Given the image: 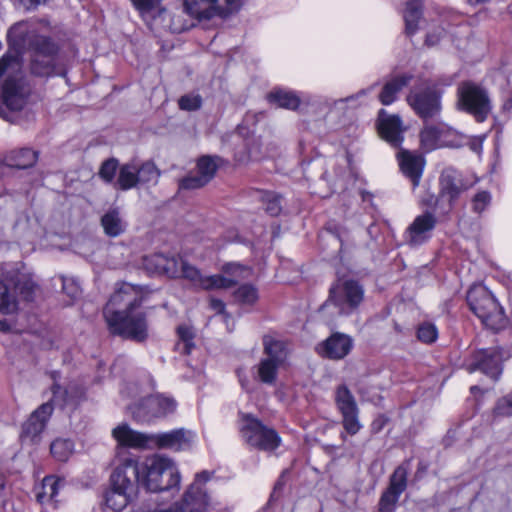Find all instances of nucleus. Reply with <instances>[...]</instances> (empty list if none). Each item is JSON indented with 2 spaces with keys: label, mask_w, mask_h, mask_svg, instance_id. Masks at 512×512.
<instances>
[{
  "label": "nucleus",
  "mask_w": 512,
  "mask_h": 512,
  "mask_svg": "<svg viewBox=\"0 0 512 512\" xmlns=\"http://www.w3.org/2000/svg\"><path fill=\"white\" fill-rule=\"evenodd\" d=\"M267 100L277 107L296 110L300 105V98L292 91L274 89L267 95Z\"/></svg>",
  "instance_id": "nucleus-32"
},
{
  "label": "nucleus",
  "mask_w": 512,
  "mask_h": 512,
  "mask_svg": "<svg viewBox=\"0 0 512 512\" xmlns=\"http://www.w3.org/2000/svg\"><path fill=\"white\" fill-rule=\"evenodd\" d=\"M60 485L61 480L55 476L45 477L42 482V492L37 494L38 501L43 503L46 498L49 501H55Z\"/></svg>",
  "instance_id": "nucleus-40"
},
{
  "label": "nucleus",
  "mask_w": 512,
  "mask_h": 512,
  "mask_svg": "<svg viewBox=\"0 0 512 512\" xmlns=\"http://www.w3.org/2000/svg\"><path fill=\"white\" fill-rule=\"evenodd\" d=\"M438 330L436 326L429 322L420 324L417 328V338L425 344H432L437 340Z\"/></svg>",
  "instance_id": "nucleus-47"
},
{
  "label": "nucleus",
  "mask_w": 512,
  "mask_h": 512,
  "mask_svg": "<svg viewBox=\"0 0 512 512\" xmlns=\"http://www.w3.org/2000/svg\"><path fill=\"white\" fill-rule=\"evenodd\" d=\"M38 160V152L30 148H21L11 151L5 158L9 167L28 169L33 167Z\"/></svg>",
  "instance_id": "nucleus-28"
},
{
  "label": "nucleus",
  "mask_w": 512,
  "mask_h": 512,
  "mask_svg": "<svg viewBox=\"0 0 512 512\" xmlns=\"http://www.w3.org/2000/svg\"><path fill=\"white\" fill-rule=\"evenodd\" d=\"M109 333L123 339L142 343L148 338V323L146 313L131 309L111 315L106 320Z\"/></svg>",
  "instance_id": "nucleus-5"
},
{
  "label": "nucleus",
  "mask_w": 512,
  "mask_h": 512,
  "mask_svg": "<svg viewBox=\"0 0 512 512\" xmlns=\"http://www.w3.org/2000/svg\"><path fill=\"white\" fill-rule=\"evenodd\" d=\"M353 345L351 336L341 332H334L317 345L316 351L323 358L338 361L350 354Z\"/></svg>",
  "instance_id": "nucleus-16"
},
{
  "label": "nucleus",
  "mask_w": 512,
  "mask_h": 512,
  "mask_svg": "<svg viewBox=\"0 0 512 512\" xmlns=\"http://www.w3.org/2000/svg\"><path fill=\"white\" fill-rule=\"evenodd\" d=\"M436 225V218L432 213L426 212L417 216L406 230L407 242L411 246L423 244L430 237Z\"/></svg>",
  "instance_id": "nucleus-19"
},
{
  "label": "nucleus",
  "mask_w": 512,
  "mask_h": 512,
  "mask_svg": "<svg viewBox=\"0 0 512 512\" xmlns=\"http://www.w3.org/2000/svg\"><path fill=\"white\" fill-rule=\"evenodd\" d=\"M238 283L237 279L225 277L223 275H211L205 277L203 283L204 290H213V289H228L234 287Z\"/></svg>",
  "instance_id": "nucleus-42"
},
{
  "label": "nucleus",
  "mask_w": 512,
  "mask_h": 512,
  "mask_svg": "<svg viewBox=\"0 0 512 512\" xmlns=\"http://www.w3.org/2000/svg\"><path fill=\"white\" fill-rule=\"evenodd\" d=\"M409 462L397 466L389 477L388 486L382 492L379 502V512H393L401 494L407 489Z\"/></svg>",
  "instance_id": "nucleus-12"
},
{
  "label": "nucleus",
  "mask_w": 512,
  "mask_h": 512,
  "mask_svg": "<svg viewBox=\"0 0 512 512\" xmlns=\"http://www.w3.org/2000/svg\"><path fill=\"white\" fill-rule=\"evenodd\" d=\"M388 422L389 418L386 415H378L371 423V432L373 434H378L380 431H382Z\"/></svg>",
  "instance_id": "nucleus-58"
},
{
  "label": "nucleus",
  "mask_w": 512,
  "mask_h": 512,
  "mask_svg": "<svg viewBox=\"0 0 512 512\" xmlns=\"http://www.w3.org/2000/svg\"><path fill=\"white\" fill-rule=\"evenodd\" d=\"M281 364L272 359H262L258 364V377L262 383L272 385L276 382L278 368Z\"/></svg>",
  "instance_id": "nucleus-36"
},
{
  "label": "nucleus",
  "mask_w": 512,
  "mask_h": 512,
  "mask_svg": "<svg viewBox=\"0 0 512 512\" xmlns=\"http://www.w3.org/2000/svg\"><path fill=\"white\" fill-rule=\"evenodd\" d=\"M13 33L11 29L8 43L16 50V55L6 54L0 59V117L11 123L15 122V113L23 109L27 98L19 61L25 44L30 55L37 57H57L59 52L57 43L48 36L34 34L26 41L22 36L14 37Z\"/></svg>",
  "instance_id": "nucleus-1"
},
{
  "label": "nucleus",
  "mask_w": 512,
  "mask_h": 512,
  "mask_svg": "<svg viewBox=\"0 0 512 512\" xmlns=\"http://www.w3.org/2000/svg\"><path fill=\"white\" fill-rule=\"evenodd\" d=\"M110 482L111 489L105 493V506L112 512H120L137 497L140 482L139 462L126 459L113 471Z\"/></svg>",
  "instance_id": "nucleus-2"
},
{
  "label": "nucleus",
  "mask_w": 512,
  "mask_h": 512,
  "mask_svg": "<svg viewBox=\"0 0 512 512\" xmlns=\"http://www.w3.org/2000/svg\"><path fill=\"white\" fill-rule=\"evenodd\" d=\"M439 187V197L448 201L445 213H449L453 209L461 193L467 189L460 173L451 167L442 171L439 177Z\"/></svg>",
  "instance_id": "nucleus-18"
},
{
  "label": "nucleus",
  "mask_w": 512,
  "mask_h": 512,
  "mask_svg": "<svg viewBox=\"0 0 512 512\" xmlns=\"http://www.w3.org/2000/svg\"><path fill=\"white\" fill-rule=\"evenodd\" d=\"M52 393H53L52 401L59 404L60 406L63 407L70 403L68 390L62 388L59 384H57V383L53 384Z\"/></svg>",
  "instance_id": "nucleus-55"
},
{
  "label": "nucleus",
  "mask_w": 512,
  "mask_h": 512,
  "mask_svg": "<svg viewBox=\"0 0 512 512\" xmlns=\"http://www.w3.org/2000/svg\"><path fill=\"white\" fill-rule=\"evenodd\" d=\"M47 0H20V3L27 10L36 8L39 4L46 3Z\"/></svg>",
  "instance_id": "nucleus-61"
},
{
  "label": "nucleus",
  "mask_w": 512,
  "mask_h": 512,
  "mask_svg": "<svg viewBox=\"0 0 512 512\" xmlns=\"http://www.w3.org/2000/svg\"><path fill=\"white\" fill-rule=\"evenodd\" d=\"M262 340L266 359H272L282 365L288 356L287 343L269 334L264 335Z\"/></svg>",
  "instance_id": "nucleus-27"
},
{
  "label": "nucleus",
  "mask_w": 512,
  "mask_h": 512,
  "mask_svg": "<svg viewBox=\"0 0 512 512\" xmlns=\"http://www.w3.org/2000/svg\"><path fill=\"white\" fill-rule=\"evenodd\" d=\"M397 157L401 171L412 181L413 186L416 187L423 173L425 165L424 157L421 154L406 149H400L397 153Z\"/></svg>",
  "instance_id": "nucleus-21"
},
{
  "label": "nucleus",
  "mask_w": 512,
  "mask_h": 512,
  "mask_svg": "<svg viewBox=\"0 0 512 512\" xmlns=\"http://www.w3.org/2000/svg\"><path fill=\"white\" fill-rule=\"evenodd\" d=\"M466 300L470 310L486 327L495 331L505 327L504 310L485 286H472L467 292Z\"/></svg>",
  "instance_id": "nucleus-4"
},
{
  "label": "nucleus",
  "mask_w": 512,
  "mask_h": 512,
  "mask_svg": "<svg viewBox=\"0 0 512 512\" xmlns=\"http://www.w3.org/2000/svg\"><path fill=\"white\" fill-rule=\"evenodd\" d=\"M183 5L185 12L199 21L216 16L210 0H184Z\"/></svg>",
  "instance_id": "nucleus-29"
},
{
  "label": "nucleus",
  "mask_w": 512,
  "mask_h": 512,
  "mask_svg": "<svg viewBox=\"0 0 512 512\" xmlns=\"http://www.w3.org/2000/svg\"><path fill=\"white\" fill-rule=\"evenodd\" d=\"M135 8L140 11L142 14L149 12L153 9L157 3L161 0H131Z\"/></svg>",
  "instance_id": "nucleus-57"
},
{
  "label": "nucleus",
  "mask_w": 512,
  "mask_h": 512,
  "mask_svg": "<svg viewBox=\"0 0 512 512\" xmlns=\"http://www.w3.org/2000/svg\"><path fill=\"white\" fill-rule=\"evenodd\" d=\"M210 308L214 310L217 314H225V303L217 298L210 299Z\"/></svg>",
  "instance_id": "nucleus-59"
},
{
  "label": "nucleus",
  "mask_w": 512,
  "mask_h": 512,
  "mask_svg": "<svg viewBox=\"0 0 512 512\" xmlns=\"http://www.w3.org/2000/svg\"><path fill=\"white\" fill-rule=\"evenodd\" d=\"M184 262L181 258L175 256L168 257L165 255V262L163 266V275L169 278L180 277L181 263Z\"/></svg>",
  "instance_id": "nucleus-51"
},
{
  "label": "nucleus",
  "mask_w": 512,
  "mask_h": 512,
  "mask_svg": "<svg viewBox=\"0 0 512 512\" xmlns=\"http://www.w3.org/2000/svg\"><path fill=\"white\" fill-rule=\"evenodd\" d=\"M4 277L5 281H7L10 285H13L14 288L19 291L24 300H33L36 285L29 276L20 273L17 270H11L8 271Z\"/></svg>",
  "instance_id": "nucleus-24"
},
{
  "label": "nucleus",
  "mask_w": 512,
  "mask_h": 512,
  "mask_svg": "<svg viewBox=\"0 0 512 512\" xmlns=\"http://www.w3.org/2000/svg\"><path fill=\"white\" fill-rule=\"evenodd\" d=\"M112 434L121 446L135 449L152 448V434L135 431L127 424L117 426L113 429Z\"/></svg>",
  "instance_id": "nucleus-20"
},
{
  "label": "nucleus",
  "mask_w": 512,
  "mask_h": 512,
  "mask_svg": "<svg viewBox=\"0 0 512 512\" xmlns=\"http://www.w3.org/2000/svg\"><path fill=\"white\" fill-rule=\"evenodd\" d=\"M234 298L241 304H254L258 299L257 289L251 284L241 285L234 292Z\"/></svg>",
  "instance_id": "nucleus-44"
},
{
  "label": "nucleus",
  "mask_w": 512,
  "mask_h": 512,
  "mask_svg": "<svg viewBox=\"0 0 512 512\" xmlns=\"http://www.w3.org/2000/svg\"><path fill=\"white\" fill-rule=\"evenodd\" d=\"M412 78V75L404 74L396 76L386 82L382 88L381 93L379 94V101L383 105L392 104L397 98V93H399L405 86H407Z\"/></svg>",
  "instance_id": "nucleus-26"
},
{
  "label": "nucleus",
  "mask_w": 512,
  "mask_h": 512,
  "mask_svg": "<svg viewBox=\"0 0 512 512\" xmlns=\"http://www.w3.org/2000/svg\"><path fill=\"white\" fill-rule=\"evenodd\" d=\"M18 301L14 294L9 290L8 284L0 281V313L9 315L17 312ZM4 323L0 321V330L3 329Z\"/></svg>",
  "instance_id": "nucleus-33"
},
{
  "label": "nucleus",
  "mask_w": 512,
  "mask_h": 512,
  "mask_svg": "<svg viewBox=\"0 0 512 512\" xmlns=\"http://www.w3.org/2000/svg\"><path fill=\"white\" fill-rule=\"evenodd\" d=\"M259 198L265 204V211L269 215L273 217L280 215L282 211V196L280 194L273 191L261 190Z\"/></svg>",
  "instance_id": "nucleus-39"
},
{
  "label": "nucleus",
  "mask_w": 512,
  "mask_h": 512,
  "mask_svg": "<svg viewBox=\"0 0 512 512\" xmlns=\"http://www.w3.org/2000/svg\"><path fill=\"white\" fill-rule=\"evenodd\" d=\"M139 185L137 178V165L129 162L119 167L118 177L114 182V187L122 191H127Z\"/></svg>",
  "instance_id": "nucleus-30"
},
{
  "label": "nucleus",
  "mask_w": 512,
  "mask_h": 512,
  "mask_svg": "<svg viewBox=\"0 0 512 512\" xmlns=\"http://www.w3.org/2000/svg\"><path fill=\"white\" fill-rule=\"evenodd\" d=\"M191 433L185 429L152 434V448L182 450L190 445Z\"/></svg>",
  "instance_id": "nucleus-22"
},
{
  "label": "nucleus",
  "mask_w": 512,
  "mask_h": 512,
  "mask_svg": "<svg viewBox=\"0 0 512 512\" xmlns=\"http://www.w3.org/2000/svg\"><path fill=\"white\" fill-rule=\"evenodd\" d=\"M52 413L53 405L50 402L40 405L22 424L21 442L23 444L38 443Z\"/></svg>",
  "instance_id": "nucleus-15"
},
{
  "label": "nucleus",
  "mask_w": 512,
  "mask_h": 512,
  "mask_svg": "<svg viewBox=\"0 0 512 512\" xmlns=\"http://www.w3.org/2000/svg\"><path fill=\"white\" fill-rule=\"evenodd\" d=\"M209 182L205 177H202L198 172L195 175H188L179 181V189L193 190L199 189L207 185Z\"/></svg>",
  "instance_id": "nucleus-49"
},
{
  "label": "nucleus",
  "mask_w": 512,
  "mask_h": 512,
  "mask_svg": "<svg viewBox=\"0 0 512 512\" xmlns=\"http://www.w3.org/2000/svg\"><path fill=\"white\" fill-rule=\"evenodd\" d=\"M165 262V255L162 253H155L143 257L142 265L144 269L150 274L163 275V264Z\"/></svg>",
  "instance_id": "nucleus-43"
},
{
  "label": "nucleus",
  "mask_w": 512,
  "mask_h": 512,
  "mask_svg": "<svg viewBox=\"0 0 512 512\" xmlns=\"http://www.w3.org/2000/svg\"><path fill=\"white\" fill-rule=\"evenodd\" d=\"M222 271L229 276V278L243 279L245 278L244 273H247L249 269L239 263H226L222 266Z\"/></svg>",
  "instance_id": "nucleus-53"
},
{
  "label": "nucleus",
  "mask_w": 512,
  "mask_h": 512,
  "mask_svg": "<svg viewBox=\"0 0 512 512\" xmlns=\"http://www.w3.org/2000/svg\"><path fill=\"white\" fill-rule=\"evenodd\" d=\"M143 303L142 287L132 285L130 283H123L111 295L109 301L103 309V316L105 321L110 319V316L118 315L123 311L138 309Z\"/></svg>",
  "instance_id": "nucleus-10"
},
{
  "label": "nucleus",
  "mask_w": 512,
  "mask_h": 512,
  "mask_svg": "<svg viewBox=\"0 0 512 512\" xmlns=\"http://www.w3.org/2000/svg\"><path fill=\"white\" fill-rule=\"evenodd\" d=\"M457 106L471 115L478 122H483L491 112V101L486 89L472 82H461L457 89Z\"/></svg>",
  "instance_id": "nucleus-6"
},
{
  "label": "nucleus",
  "mask_w": 512,
  "mask_h": 512,
  "mask_svg": "<svg viewBox=\"0 0 512 512\" xmlns=\"http://www.w3.org/2000/svg\"><path fill=\"white\" fill-rule=\"evenodd\" d=\"M177 403L172 397L161 394L151 395L130 407L131 415L137 422H150L175 412Z\"/></svg>",
  "instance_id": "nucleus-9"
},
{
  "label": "nucleus",
  "mask_w": 512,
  "mask_h": 512,
  "mask_svg": "<svg viewBox=\"0 0 512 512\" xmlns=\"http://www.w3.org/2000/svg\"><path fill=\"white\" fill-rule=\"evenodd\" d=\"M62 288L63 291L72 299L76 298L80 294L79 285L72 279H63Z\"/></svg>",
  "instance_id": "nucleus-56"
},
{
  "label": "nucleus",
  "mask_w": 512,
  "mask_h": 512,
  "mask_svg": "<svg viewBox=\"0 0 512 512\" xmlns=\"http://www.w3.org/2000/svg\"><path fill=\"white\" fill-rule=\"evenodd\" d=\"M440 40V34H428L425 39V43L427 46H434Z\"/></svg>",
  "instance_id": "nucleus-63"
},
{
  "label": "nucleus",
  "mask_w": 512,
  "mask_h": 512,
  "mask_svg": "<svg viewBox=\"0 0 512 512\" xmlns=\"http://www.w3.org/2000/svg\"><path fill=\"white\" fill-rule=\"evenodd\" d=\"M221 158L219 156H211V155H203L197 160L196 170L197 172L207 179L210 182L217 170H218V161Z\"/></svg>",
  "instance_id": "nucleus-35"
},
{
  "label": "nucleus",
  "mask_w": 512,
  "mask_h": 512,
  "mask_svg": "<svg viewBox=\"0 0 512 512\" xmlns=\"http://www.w3.org/2000/svg\"><path fill=\"white\" fill-rule=\"evenodd\" d=\"M104 233L111 238L120 236L126 231V222L123 220L119 208H110L100 219Z\"/></svg>",
  "instance_id": "nucleus-23"
},
{
  "label": "nucleus",
  "mask_w": 512,
  "mask_h": 512,
  "mask_svg": "<svg viewBox=\"0 0 512 512\" xmlns=\"http://www.w3.org/2000/svg\"><path fill=\"white\" fill-rule=\"evenodd\" d=\"M118 159L111 157L102 162L99 169V177L106 183H112L115 179L117 170H119Z\"/></svg>",
  "instance_id": "nucleus-46"
},
{
  "label": "nucleus",
  "mask_w": 512,
  "mask_h": 512,
  "mask_svg": "<svg viewBox=\"0 0 512 512\" xmlns=\"http://www.w3.org/2000/svg\"><path fill=\"white\" fill-rule=\"evenodd\" d=\"M284 475H285V471L281 474V476L279 477V479L277 480V482L275 483V486H274V490H280L283 488L284 486Z\"/></svg>",
  "instance_id": "nucleus-64"
},
{
  "label": "nucleus",
  "mask_w": 512,
  "mask_h": 512,
  "mask_svg": "<svg viewBox=\"0 0 512 512\" xmlns=\"http://www.w3.org/2000/svg\"><path fill=\"white\" fill-rule=\"evenodd\" d=\"M377 129L381 138L391 146L395 148L401 146L406 128L399 115H391L385 109H380L377 117Z\"/></svg>",
  "instance_id": "nucleus-17"
},
{
  "label": "nucleus",
  "mask_w": 512,
  "mask_h": 512,
  "mask_svg": "<svg viewBox=\"0 0 512 512\" xmlns=\"http://www.w3.org/2000/svg\"><path fill=\"white\" fill-rule=\"evenodd\" d=\"M335 405L342 416V426L351 436L357 434L362 425L359 420V407L351 390L346 384L338 385L334 395Z\"/></svg>",
  "instance_id": "nucleus-11"
},
{
  "label": "nucleus",
  "mask_w": 512,
  "mask_h": 512,
  "mask_svg": "<svg viewBox=\"0 0 512 512\" xmlns=\"http://www.w3.org/2000/svg\"><path fill=\"white\" fill-rule=\"evenodd\" d=\"M160 175V170L151 160L145 161L139 166L137 165V178L139 179V184H156Z\"/></svg>",
  "instance_id": "nucleus-38"
},
{
  "label": "nucleus",
  "mask_w": 512,
  "mask_h": 512,
  "mask_svg": "<svg viewBox=\"0 0 512 512\" xmlns=\"http://www.w3.org/2000/svg\"><path fill=\"white\" fill-rule=\"evenodd\" d=\"M74 451V443L70 439L58 438L50 445L51 455L60 462H66Z\"/></svg>",
  "instance_id": "nucleus-37"
},
{
  "label": "nucleus",
  "mask_w": 512,
  "mask_h": 512,
  "mask_svg": "<svg viewBox=\"0 0 512 512\" xmlns=\"http://www.w3.org/2000/svg\"><path fill=\"white\" fill-rule=\"evenodd\" d=\"M364 300V288L356 280L345 279L334 283L329 289V296L324 305H335L342 315L356 311Z\"/></svg>",
  "instance_id": "nucleus-7"
},
{
  "label": "nucleus",
  "mask_w": 512,
  "mask_h": 512,
  "mask_svg": "<svg viewBox=\"0 0 512 512\" xmlns=\"http://www.w3.org/2000/svg\"><path fill=\"white\" fill-rule=\"evenodd\" d=\"M210 480V473L208 471H202L196 474L195 481L193 483L200 485Z\"/></svg>",
  "instance_id": "nucleus-62"
},
{
  "label": "nucleus",
  "mask_w": 512,
  "mask_h": 512,
  "mask_svg": "<svg viewBox=\"0 0 512 512\" xmlns=\"http://www.w3.org/2000/svg\"><path fill=\"white\" fill-rule=\"evenodd\" d=\"M445 133L444 127L425 125L419 133L421 149L427 153L443 146L441 139Z\"/></svg>",
  "instance_id": "nucleus-25"
},
{
  "label": "nucleus",
  "mask_w": 512,
  "mask_h": 512,
  "mask_svg": "<svg viewBox=\"0 0 512 512\" xmlns=\"http://www.w3.org/2000/svg\"><path fill=\"white\" fill-rule=\"evenodd\" d=\"M240 433L247 444L265 451L275 450L281 441L274 429L266 427L251 415L243 416Z\"/></svg>",
  "instance_id": "nucleus-8"
},
{
  "label": "nucleus",
  "mask_w": 512,
  "mask_h": 512,
  "mask_svg": "<svg viewBox=\"0 0 512 512\" xmlns=\"http://www.w3.org/2000/svg\"><path fill=\"white\" fill-rule=\"evenodd\" d=\"M493 412L495 416L499 417H507L512 415V392L498 400Z\"/></svg>",
  "instance_id": "nucleus-52"
},
{
  "label": "nucleus",
  "mask_w": 512,
  "mask_h": 512,
  "mask_svg": "<svg viewBox=\"0 0 512 512\" xmlns=\"http://www.w3.org/2000/svg\"><path fill=\"white\" fill-rule=\"evenodd\" d=\"M441 91L428 86L421 91H412L407 96V102L414 112L424 121L437 117L442 109Z\"/></svg>",
  "instance_id": "nucleus-13"
},
{
  "label": "nucleus",
  "mask_w": 512,
  "mask_h": 512,
  "mask_svg": "<svg viewBox=\"0 0 512 512\" xmlns=\"http://www.w3.org/2000/svg\"><path fill=\"white\" fill-rule=\"evenodd\" d=\"M491 196L487 191L477 193L472 200V208L476 213H481L490 204Z\"/></svg>",
  "instance_id": "nucleus-54"
},
{
  "label": "nucleus",
  "mask_w": 512,
  "mask_h": 512,
  "mask_svg": "<svg viewBox=\"0 0 512 512\" xmlns=\"http://www.w3.org/2000/svg\"><path fill=\"white\" fill-rule=\"evenodd\" d=\"M178 105L181 110L196 111L202 106V97L199 94H186L179 98Z\"/></svg>",
  "instance_id": "nucleus-50"
},
{
  "label": "nucleus",
  "mask_w": 512,
  "mask_h": 512,
  "mask_svg": "<svg viewBox=\"0 0 512 512\" xmlns=\"http://www.w3.org/2000/svg\"><path fill=\"white\" fill-rule=\"evenodd\" d=\"M55 61L56 57H37L30 55L31 73L40 77H48L54 73Z\"/></svg>",
  "instance_id": "nucleus-34"
},
{
  "label": "nucleus",
  "mask_w": 512,
  "mask_h": 512,
  "mask_svg": "<svg viewBox=\"0 0 512 512\" xmlns=\"http://www.w3.org/2000/svg\"><path fill=\"white\" fill-rule=\"evenodd\" d=\"M177 334L180 341L183 343L182 353L189 355L194 348V333L188 326L181 325L177 328Z\"/></svg>",
  "instance_id": "nucleus-48"
},
{
  "label": "nucleus",
  "mask_w": 512,
  "mask_h": 512,
  "mask_svg": "<svg viewBox=\"0 0 512 512\" xmlns=\"http://www.w3.org/2000/svg\"><path fill=\"white\" fill-rule=\"evenodd\" d=\"M180 277L189 280L194 286L203 289L206 276H203L196 267L184 261L181 263Z\"/></svg>",
  "instance_id": "nucleus-45"
},
{
  "label": "nucleus",
  "mask_w": 512,
  "mask_h": 512,
  "mask_svg": "<svg viewBox=\"0 0 512 512\" xmlns=\"http://www.w3.org/2000/svg\"><path fill=\"white\" fill-rule=\"evenodd\" d=\"M440 199L441 198L439 197V195L435 196L434 194H427L425 197H423L422 204L430 208H436L439 204Z\"/></svg>",
  "instance_id": "nucleus-60"
},
{
  "label": "nucleus",
  "mask_w": 512,
  "mask_h": 512,
  "mask_svg": "<svg viewBox=\"0 0 512 512\" xmlns=\"http://www.w3.org/2000/svg\"><path fill=\"white\" fill-rule=\"evenodd\" d=\"M216 16L226 18L237 13L242 7V0H210Z\"/></svg>",
  "instance_id": "nucleus-41"
},
{
  "label": "nucleus",
  "mask_w": 512,
  "mask_h": 512,
  "mask_svg": "<svg viewBox=\"0 0 512 512\" xmlns=\"http://www.w3.org/2000/svg\"><path fill=\"white\" fill-rule=\"evenodd\" d=\"M422 0H409L404 12L405 31L411 36L418 30V22L422 17Z\"/></svg>",
  "instance_id": "nucleus-31"
},
{
  "label": "nucleus",
  "mask_w": 512,
  "mask_h": 512,
  "mask_svg": "<svg viewBox=\"0 0 512 512\" xmlns=\"http://www.w3.org/2000/svg\"><path fill=\"white\" fill-rule=\"evenodd\" d=\"M503 351L498 347H489L473 353L467 366L469 372L479 370L493 379L502 372Z\"/></svg>",
  "instance_id": "nucleus-14"
},
{
  "label": "nucleus",
  "mask_w": 512,
  "mask_h": 512,
  "mask_svg": "<svg viewBox=\"0 0 512 512\" xmlns=\"http://www.w3.org/2000/svg\"><path fill=\"white\" fill-rule=\"evenodd\" d=\"M139 470V484L143 485L147 491H167L180 484L179 471L169 458L155 456L145 464L139 463Z\"/></svg>",
  "instance_id": "nucleus-3"
}]
</instances>
